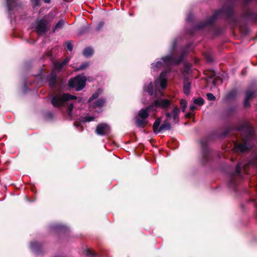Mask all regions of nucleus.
<instances>
[{
  "label": "nucleus",
  "mask_w": 257,
  "mask_h": 257,
  "mask_svg": "<svg viewBox=\"0 0 257 257\" xmlns=\"http://www.w3.org/2000/svg\"><path fill=\"white\" fill-rule=\"evenodd\" d=\"M251 165L257 166V156L249 161L248 163L244 164L242 163H238L237 164L234 172L229 174L228 186L230 188L235 192L238 191L237 186L242 178L241 169H242L244 173H247V169Z\"/></svg>",
  "instance_id": "obj_1"
},
{
  "label": "nucleus",
  "mask_w": 257,
  "mask_h": 257,
  "mask_svg": "<svg viewBox=\"0 0 257 257\" xmlns=\"http://www.w3.org/2000/svg\"><path fill=\"white\" fill-rule=\"evenodd\" d=\"M234 14V7L232 5H224L220 9L216 10L211 17L205 20L204 22H200L197 23L195 26L194 29L201 30L206 27H212L219 14L225 15L226 19H228L232 18Z\"/></svg>",
  "instance_id": "obj_2"
},
{
  "label": "nucleus",
  "mask_w": 257,
  "mask_h": 257,
  "mask_svg": "<svg viewBox=\"0 0 257 257\" xmlns=\"http://www.w3.org/2000/svg\"><path fill=\"white\" fill-rule=\"evenodd\" d=\"M245 136L242 137V140L243 143L235 144V149L237 152L241 153H245L249 151L252 148L253 145L251 140L253 137L254 130L253 127L247 126L245 127Z\"/></svg>",
  "instance_id": "obj_3"
},
{
  "label": "nucleus",
  "mask_w": 257,
  "mask_h": 257,
  "mask_svg": "<svg viewBox=\"0 0 257 257\" xmlns=\"http://www.w3.org/2000/svg\"><path fill=\"white\" fill-rule=\"evenodd\" d=\"M86 77L82 74H78L71 78L67 85L70 89H74L76 91L82 90L86 86Z\"/></svg>",
  "instance_id": "obj_4"
},
{
  "label": "nucleus",
  "mask_w": 257,
  "mask_h": 257,
  "mask_svg": "<svg viewBox=\"0 0 257 257\" xmlns=\"http://www.w3.org/2000/svg\"><path fill=\"white\" fill-rule=\"evenodd\" d=\"M77 99L75 95H73L68 93L57 94L53 96L51 99V104L55 107H61L64 106L65 102L71 100Z\"/></svg>",
  "instance_id": "obj_5"
},
{
  "label": "nucleus",
  "mask_w": 257,
  "mask_h": 257,
  "mask_svg": "<svg viewBox=\"0 0 257 257\" xmlns=\"http://www.w3.org/2000/svg\"><path fill=\"white\" fill-rule=\"evenodd\" d=\"M172 101L170 99L158 98L148 106V109L155 110V108L167 109L171 105Z\"/></svg>",
  "instance_id": "obj_6"
},
{
  "label": "nucleus",
  "mask_w": 257,
  "mask_h": 257,
  "mask_svg": "<svg viewBox=\"0 0 257 257\" xmlns=\"http://www.w3.org/2000/svg\"><path fill=\"white\" fill-rule=\"evenodd\" d=\"M200 144L202 147V161L203 165H205L210 161L212 156L211 151L208 148L207 141L206 140H201Z\"/></svg>",
  "instance_id": "obj_7"
},
{
  "label": "nucleus",
  "mask_w": 257,
  "mask_h": 257,
  "mask_svg": "<svg viewBox=\"0 0 257 257\" xmlns=\"http://www.w3.org/2000/svg\"><path fill=\"white\" fill-rule=\"evenodd\" d=\"M184 56L185 52L183 51L179 57L173 56H166L162 57V59L167 64L178 65L183 61Z\"/></svg>",
  "instance_id": "obj_8"
},
{
  "label": "nucleus",
  "mask_w": 257,
  "mask_h": 257,
  "mask_svg": "<svg viewBox=\"0 0 257 257\" xmlns=\"http://www.w3.org/2000/svg\"><path fill=\"white\" fill-rule=\"evenodd\" d=\"M47 24L48 21L44 19L36 21L35 29L38 35H43L49 30V27L47 26Z\"/></svg>",
  "instance_id": "obj_9"
},
{
  "label": "nucleus",
  "mask_w": 257,
  "mask_h": 257,
  "mask_svg": "<svg viewBox=\"0 0 257 257\" xmlns=\"http://www.w3.org/2000/svg\"><path fill=\"white\" fill-rule=\"evenodd\" d=\"M161 122V118L160 117L157 118L154 122L153 128V131L155 134L160 133L162 131L170 130L172 128L171 124H163L159 127Z\"/></svg>",
  "instance_id": "obj_10"
},
{
  "label": "nucleus",
  "mask_w": 257,
  "mask_h": 257,
  "mask_svg": "<svg viewBox=\"0 0 257 257\" xmlns=\"http://www.w3.org/2000/svg\"><path fill=\"white\" fill-rule=\"evenodd\" d=\"M7 11L9 16H11L12 12L16 8L21 7L22 3L19 0H5Z\"/></svg>",
  "instance_id": "obj_11"
},
{
  "label": "nucleus",
  "mask_w": 257,
  "mask_h": 257,
  "mask_svg": "<svg viewBox=\"0 0 257 257\" xmlns=\"http://www.w3.org/2000/svg\"><path fill=\"white\" fill-rule=\"evenodd\" d=\"M110 128L105 123H100L96 126V133L100 136H104L109 132Z\"/></svg>",
  "instance_id": "obj_12"
},
{
  "label": "nucleus",
  "mask_w": 257,
  "mask_h": 257,
  "mask_svg": "<svg viewBox=\"0 0 257 257\" xmlns=\"http://www.w3.org/2000/svg\"><path fill=\"white\" fill-rule=\"evenodd\" d=\"M255 97V92L250 89H247L245 91V98L244 101V106L248 107L250 106L249 100Z\"/></svg>",
  "instance_id": "obj_13"
},
{
  "label": "nucleus",
  "mask_w": 257,
  "mask_h": 257,
  "mask_svg": "<svg viewBox=\"0 0 257 257\" xmlns=\"http://www.w3.org/2000/svg\"><path fill=\"white\" fill-rule=\"evenodd\" d=\"M47 80L49 83V86L51 88H55L57 83V76L56 74L54 71H52L50 73Z\"/></svg>",
  "instance_id": "obj_14"
},
{
  "label": "nucleus",
  "mask_w": 257,
  "mask_h": 257,
  "mask_svg": "<svg viewBox=\"0 0 257 257\" xmlns=\"http://www.w3.org/2000/svg\"><path fill=\"white\" fill-rule=\"evenodd\" d=\"M31 249L37 254L42 252V243L38 241H33L31 243Z\"/></svg>",
  "instance_id": "obj_15"
},
{
  "label": "nucleus",
  "mask_w": 257,
  "mask_h": 257,
  "mask_svg": "<svg viewBox=\"0 0 257 257\" xmlns=\"http://www.w3.org/2000/svg\"><path fill=\"white\" fill-rule=\"evenodd\" d=\"M243 16L251 21L255 22L257 21V13H254L250 9H247L244 11Z\"/></svg>",
  "instance_id": "obj_16"
},
{
  "label": "nucleus",
  "mask_w": 257,
  "mask_h": 257,
  "mask_svg": "<svg viewBox=\"0 0 257 257\" xmlns=\"http://www.w3.org/2000/svg\"><path fill=\"white\" fill-rule=\"evenodd\" d=\"M180 113V109L177 106L175 105L171 112L172 117H173V121L175 123H178L179 122Z\"/></svg>",
  "instance_id": "obj_17"
},
{
  "label": "nucleus",
  "mask_w": 257,
  "mask_h": 257,
  "mask_svg": "<svg viewBox=\"0 0 257 257\" xmlns=\"http://www.w3.org/2000/svg\"><path fill=\"white\" fill-rule=\"evenodd\" d=\"M191 83L189 82L187 77H185L183 82V90L184 93L188 95L190 93Z\"/></svg>",
  "instance_id": "obj_18"
},
{
  "label": "nucleus",
  "mask_w": 257,
  "mask_h": 257,
  "mask_svg": "<svg viewBox=\"0 0 257 257\" xmlns=\"http://www.w3.org/2000/svg\"><path fill=\"white\" fill-rule=\"evenodd\" d=\"M70 58L68 57L66 58L62 62H55L54 63V67L58 71H60L61 69L66 65L69 61Z\"/></svg>",
  "instance_id": "obj_19"
},
{
  "label": "nucleus",
  "mask_w": 257,
  "mask_h": 257,
  "mask_svg": "<svg viewBox=\"0 0 257 257\" xmlns=\"http://www.w3.org/2000/svg\"><path fill=\"white\" fill-rule=\"evenodd\" d=\"M154 111V109H148V107L146 109H141L138 114L139 116L143 119H146L149 116V111Z\"/></svg>",
  "instance_id": "obj_20"
},
{
  "label": "nucleus",
  "mask_w": 257,
  "mask_h": 257,
  "mask_svg": "<svg viewBox=\"0 0 257 257\" xmlns=\"http://www.w3.org/2000/svg\"><path fill=\"white\" fill-rule=\"evenodd\" d=\"M106 102V100L104 98H99L96 100L95 102L91 103L93 108L102 107Z\"/></svg>",
  "instance_id": "obj_21"
},
{
  "label": "nucleus",
  "mask_w": 257,
  "mask_h": 257,
  "mask_svg": "<svg viewBox=\"0 0 257 257\" xmlns=\"http://www.w3.org/2000/svg\"><path fill=\"white\" fill-rule=\"evenodd\" d=\"M65 24V21L63 20H60L55 26L52 30V33H55L56 31H58L62 29Z\"/></svg>",
  "instance_id": "obj_22"
},
{
  "label": "nucleus",
  "mask_w": 257,
  "mask_h": 257,
  "mask_svg": "<svg viewBox=\"0 0 257 257\" xmlns=\"http://www.w3.org/2000/svg\"><path fill=\"white\" fill-rule=\"evenodd\" d=\"M144 89L150 96L154 95V86L152 82H150L148 85H145Z\"/></svg>",
  "instance_id": "obj_23"
},
{
  "label": "nucleus",
  "mask_w": 257,
  "mask_h": 257,
  "mask_svg": "<svg viewBox=\"0 0 257 257\" xmlns=\"http://www.w3.org/2000/svg\"><path fill=\"white\" fill-rule=\"evenodd\" d=\"M148 123V121L145 119L137 118L136 120V125L139 128H144Z\"/></svg>",
  "instance_id": "obj_24"
},
{
  "label": "nucleus",
  "mask_w": 257,
  "mask_h": 257,
  "mask_svg": "<svg viewBox=\"0 0 257 257\" xmlns=\"http://www.w3.org/2000/svg\"><path fill=\"white\" fill-rule=\"evenodd\" d=\"M83 254L88 257H97V254L90 249H85Z\"/></svg>",
  "instance_id": "obj_25"
},
{
  "label": "nucleus",
  "mask_w": 257,
  "mask_h": 257,
  "mask_svg": "<svg viewBox=\"0 0 257 257\" xmlns=\"http://www.w3.org/2000/svg\"><path fill=\"white\" fill-rule=\"evenodd\" d=\"M93 54V50L90 47L85 48L83 51V55L86 57H90Z\"/></svg>",
  "instance_id": "obj_26"
},
{
  "label": "nucleus",
  "mask_w": 257,
  "mask_h": 257,
  "mask_svg": "<svg viewBox=\"0 0 257 257\" xmlns=\"http://www.w3.org/2000/svg\"><path fill=\"white\" fill-rule=\"evenodd\" d=\"M89 66V64L88 62H86L82 63L79 67L75 68V71H79L85 69L87 67Z\"/></svg>",
  "instance_id": "obj_27"
},
{
  "label": "nucleus",
  "mask_w": 257,
  "mask_h": 257,
  "mask_svg": "<svg viewBox=\"0 0 257 257\" xmlns=\"http://www.w3.org/2000/svg\"><path fill=\"white\" fill-rule=\"evenodd\" d=\"M95 119L94 116H86L84 117H81L80 119V122L85 123L87 121H93Z\"/></svg>",
  "instance_id": "obj_28"
},
{
  "label": "nucleus",
  "mask_w": 257,
  "mask_h": 257,
  "mask_svg": "<svg viewBox=\"0 0 257 257\" xmlns=\"http://www.w3.org/2000/svg\"><path fill=\"white\" fill-rule=\"evenodd\" d=\"M236 108L234 106H231L227 108L225 111L227 116H231L235 111Z\"/></svg>",
  "instance_id": "obj_29"
},
{
  "label": "nucleus",
  "mask_w": 257,
  "mask_h": 257,
  "mask_svg": "<svg viewBox=\"0 0 257 257\" xmlns=\"http://www.w3.org/2000/svg\"><path fill=\"white\" fill-rule=\"evenodd\" d=\"M193 102L195 104L198 105L199 106H201L204 104V100L201 97H198V98L194 99Z\"/></svg>",
  "instance_id": "obj_30"
},
{
  "label": "nucleus",
  "mask_w": 257,
  "mask_h": 257,
  "mask_svg": "<svg viewBox=\"0 0 257 257\" xmlns=\"http://www.w3.org/2000/svg\"><path fill=\"white\" fill-rule=\"evenodd\" d=\"M205 74L209 78H212L215 76L216 73L214 70H209L205 72Z\"/></svg>",
  "instance_id": "obj_31"
},
{
  "label": "nucleus",
  "mask_w": 257,
  "mask_h": 257,
  "mask_svg": "<svg viewBox=\"0 0 257 257\" xmlns=\"http://www.w3.org/2000/svg\"><path fill=\"white\" fill-rule=\"evenodd\" d=\"M99 93L98 91L93 93L92 94L91 96L89 98V99L88 100V102L90 103L91 101H92V100L97 99L99 96Z\"/></svg>",
  "instance_id": "obj_32"
},
{
  "label": "nucleus",
  "mask_w": 257,
  "mask_h": 257,
  "mask_svg": "<svg viewBox=\"0 0 257 257\" xmlns=\"http://www.w3.org/2000/svg\"><path fill=\"white\" fill-rule=\"evenodd\" d=\"M180 104L181 106L182 111L184 112L187 105V102L185 99H181Z\"/></svg>",
  "instance_id": "obj_33"
},
{
  "label": "nucleus",
  "mask_w": 257,
  "mask_h": 257,
  "mask_svg": "<svg viewBox=\"0 0 257 257\" xmlns=\"http://www.w3.org/2000/svg\"><path fill=\"white\" fill-rule=\"evenodd\" d=\"M233 129V127H228L225 128V130L221 133V136L222 137H226L227 136Z\"/></svg>",
  "instance_id": "obj_34"
},
{
  "label": "nucleus",
  "mask_w": 257,
  "mask_h": 257,
  "mask_svg": "<svg viewBox=\"0 0 257 257\" xmlns=\"http://www.w3.org/2000/svg\"><path fill=\"white\" fill-rule=\"evenodd\" d=\"M167 81L165 78H160V84L162 89H165L167 86Z\"/></svg>",
  "instance_id": "obj_35"
},
{
  "label": "nucleus",
  "mask_w": 257,
  "mask_h": 257,
  "mask_svg": "<svg viewBox=\"0 0 257 257\" xmlns=\"http://www.w3.org/2000/svg\"><path fill=\"white\" fill-rule=\"evenodd\" d=\"M236 95V93L235 91H231L229 92L227 95H226V99H232L234 98Z\"/></svg>",
  "instance_id": "obj_36"
},
{
  "label": "nucleus",
  "mask_w": 257,
  "mask_h": 257,
  "mask_svg": "<svg viewBox=\"0 0 257 257\" xmlns=\"http://www.w3.org/2000/svg\"><path fill=\"white\" fill-rule=\"evenodd\" d=\"M241 33L243 35H246L248 33V29L246 26H240L239 27Z\"/></svg>",
  "instance_id": "obj_37"
},
{
  "label": "nucleus",
  "mask_w": 257,
  "mask_h": 257,
  "mask_svg": "<svg viewBox=\"0 0 257 257\" xmlns=\"http://www.w3.org/2000/svg\"><path fill=\"white\" fill-rule=\"evenodd\" d=\"M66 48L67 50L69 51H72L73 48V45L72 43V41H68L66 42Z\"/></svg>",
  "instance_id": "obj_38"
},
{
  "label": "nucleus",
  "mask_w": 257,
  "mask_h": 257,
  "mask_svg": "<svg viewBox=\"0 0 257 257\" xmlns=\"http://www.w3.org/2000/svg\"><path fill=\"white\" fill-rule=\"evenodd\" d=\"M54 228L59 231H65L67 228L63 225H56L54 226Z\"/></svg>",
  "instance_id": "obj_39"
},
{
  "label": "nucleus",
  "mask_w": 257,
  "mask_h": 257,
  "mask_svg": "<svg viewBox=\"0 0 257 257\" xmlns=\"http://www.w3.org/2000/svg\"><path fill=\"white\" fill-rule=\"evenodd\" d=\"M152 67L154 69L155 68H159L162 66L163 63L161 61H158L155 63H153Z\"/></svg>",
  "instance_id": "obj_40"
},
{
  "label": "nucleus",
  "mask_w": 257,
  "mask_h": 257,
  "mask_svg": "<svg viewBox=\"0 0 257 257\" xmlns=\"http://www.w3.org/2000/svg\"><path fill=\"white\" fill-rule=\"evenodd\" d=\"M32 4L34 7L40 6L41 0H31Z\"/></svg>",
  "instance_id": "obj_41"
},
{
  "label": "nucleus",
  "mask_w": 257,
  "mask_h": 257,
  "mask_svg": "<svg viewBox=\"0 0 257 257\" xmlns=\"http://www.w3.org/2000/svg\"><path fill=\"white\" fill-rule=\"evenodd\" d=\"M208 100L210 101H214L216 99V97L214 96L212 93H208L206 94Z\"/></svg>",
  "instance_id": "obj_42"
},
{
  "label": "nucleus",
  "mask_w": 257,
  "mask_h": 257,
  "mask_svg": "<svg viewBox=\"0 0 257 257\" xmlns=\"http://www.w3.org/2000/svg\"><path fill=\"white\" fill-rule=\"evenodd\" d=\"M73 107H74V105H73V103H70L69 104L68 108H67V111H68V113L69 115L71 114Z\"/></svg>",
  "instance_id": "obj_43"
},
{
  "label": "nucleus",
  "mask_w": 257,
  "mask_h": 257,
  "mask_svg": "<svg viewBox=\"0 0 257 257\" xmlns=\"http://www.w3.org/2000/svg\"><path fill=\"white\" fill-rule=\"evenodd\" d=\"M165 114L166 116L167 117V119H171L172 118V114L171 113L169 112L167 109L165 110Z\"/></svg>",
  "instance_id": "obj_44"
},
{
  "label": "nucleus",
  "mask_w": 257,
  "mask_h": 257,
  "mask_svg": "<svg viewBox=\"0 0 257 257\" xmlns=\"http://www.w3.org/2000/svg\"><path fill=\"white\" fill-rule=\"evenodd\" d=\"M104 24V23L103 22H99L96 27V30L98 31L101 30L102 28L103 27Z\"/></svg>",
  "instance_id": "obj_45"
},
{
  "label": "nucleus",
  "mask_w": 257,
  "mask_h": 257,
  "mask_svg": "<svg viewBox=\"0 0 257 257\" xmlns=\"http://www.w3.org/2000/svg\"><path fill=\"white\" fill-rule=\"evenodd\" d=\"M177 40H174L172 42V50L173 51L176 47V45H177Z\"/></svg>",
  "instance_id": "obj_46"
},
{
  "label": "nucleus",
  "mask_w": 257,
  "mask_h": 257,
  "mask_svg": "<svg viewBox=\"0 0 257 257\" xmlns=\"http://www.w3.org/2000/svg\"><path fill=\"white\" fill-rule=\"evenodd\" d=\"M193 113H192L191 112H187V113L185 114V117H186V118H191V117H192V116H193Z\"/></svg>",
  "instance_id": "obj_47"
},
{
  "label": "nucleus",
  "mask_w": 257,
  "mask_h": 257,
  "mask_svg": "<svg viewBox=\"0 0 257 257\" xmlns=\"http://www.w3.org/2000/svg\"><path fill=\"white\" fill-rule=\"evenodd\" d=\"M228 20H230L232 23H237V19L236 18L234 17V16H232V18L228 19Z\"/></svg>",
  "instance_id": "obj_48"
},
{
  "label": "nucleus",
  "mask_w": 257,
  "mask_h": 257,
  "mask_svg": "<svg viewBox=\"0 0 257 257\" xmlns=\"http://www.w3.org/2000/svg\"><path fill=\"white\" fill-rule=\"evenodd\" d=\"M206 60H207V62H211L213 61L212 58L210 56H209V55H207L206 56Z\"/></svg>",
  "instance_id": "obj_49"
},
{
  "label": "nucleus",
  "mask_w": 257,
  "mask_h": 257,
  "mask_svg": "<svg viewBox=\"0 0 257 257\" xmlns=\"http://www.w3.org/2000/svg\"><path fill=\"white\" fill-rule=\"evenodd\" d=\"M190 109L191 111H194L196 109V107L193 104H192L190 106Z\"/></svg>",
  "instance_id": "obj_50"
},
{
  "label": "nucleus",
  "mask_w": 257,
  "mask_h": 257,
  "mask_svg": "<svg viewBox=\"0 0 257 257\" xmlns=\"http://www.w3.org/2000/svg\"><path fill=\"white\" fill-rule=\"evenodd\" d=\"M170 119H166L165 120H164L163 122V124H171L169 122Z\"/></svg>",
  "instance_id": "obj_51"
},
{
  "label": "nucleus",
  "mask_w": 257,
  "mask_h": 257,
  "mask_svg": "<svg viewBox=\"0 0 257 257\" xmlns=\"http://www.w3.org/2000/svg\"><path fill=\"white\" fill-rule=\"evenodd\" d=\"M80 122L75 121L74 122V125L76 126H78L80 125Z\"/></svg>",
  "instance_id": "obj_52"
},
{
  "label": "nucleus",
  "mask_w": 257,
  "mask_h": 257,
  "mask_svg": "<svg viewBox=\"0 0 257 257\" xmlns=\"http://www.w3.org/2000/svg\"><path fill=\"white\" fill-rule=\"evenodd\" d=\"M44 3L49 4L50 3L51 0H43Z\"/></svg>",
  "instance_id": "obj_53"
},
{
  "label": "nucleus",
  "mask_w": 257,
  "mask_h": 257,
  "mask_svg": "<svg viewBox=\"0 0 257 257\" xmlns=\"http://www.w3.org/2000/svg\"><path fill=\"white\" fill-rule=\"evenodd\" d=\"M47 115H48L49 117H52V114L51 113H50V112L48 113L47 114Z\"/></svg>",
  "instance_id": "obj_54"
},
{
  "label": "nucleus",
  "mask_w": 257,
  "mask_h": 257,
  "mask_svg": "<svg viewBox=\"0 0 257 257\" xmlns=\"http://www.w3.org/2000/svg\"><path fill=\"white\" fill-rule=\"evenodd\" d=\"M64 2H70L71 1V0H63Z\"/></svg>",
  "instance_id": "obj_55"
},
{
  "label": "nucleus",
  "mask_w": 257,
  "mask_h": 257,
  "mask_svg": "<svg viewBox=\"0 0 257 257\" xmlns=\"http://www.w3.org/2000/svg\"><path fill=\"white\" fill-rule=\"evenodd\" d=\"M215 79H214V80H213V84H215Z\"/></svg>",
  "instance_id": "obj_56"
},
{
  "label": "nucleus",
  "mask_w": 257,
  "mask_h": 257,
  "mask_svg": "<svg viewBox=\"0 0 257 257\" xmlns=\"http://www.w3.org/2000/svg\"><path fill=\"white\" fill-rule=\"evenodd\" d=\"M217 33H219L220 32V30L219 29H217Z\"/></svg>",
  "instance_id": "obj_57"
},
{
  "label": "nucleus",
  "mask_w": 257,
  "mask_h": 257,
  "mask_svg": "<svg viewBox=\"0 0 257 257\" xmlns=\"http://www.w3.org/2000/svg\"><path fill=\"white\" fill-rule=\"evenodd\" d=\"M190 34H191V35H193V33L192 32H191Z\"/></svg>",
  "instance_id": "obj_58"
}]
</instances>
